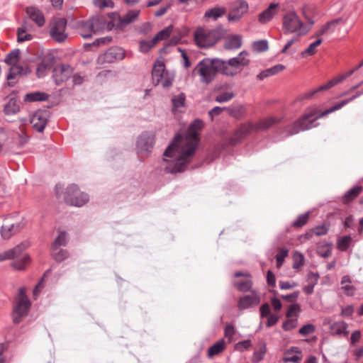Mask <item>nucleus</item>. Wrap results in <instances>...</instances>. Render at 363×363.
<instances>
[{
	"instance_id": "obj_37",
	"label": "nucleus",
	"mask_w": 363,
	"mask_h": 363,
	"mask_svg": "<svg viewBox=\"0 0 363 363\" xmlns=\"http://www.w3.org/2000/svg\"><path fill=\"white\" fill-rule=\"evenodd\" d=\"M225 349L224 340H220L211 346L208 350V355L209 357H212L215 355L218 354Z\"/></svg>"
},
{
	"instance_id": "obj_33",
	"label": "nucleus",
	"mask_w": 363,
	"mask_h": 363,
	"mask_svg": "<svg viewBox=\"0 0 363 363\" xmlns=\"http://www.w3.org/2000/svg\"><path fill=\"white\" fill-rule=\"evenodd\" d=\"M68 240V235L65 231L60 232L58 236L55 239L52 243V251L58 250L61 246H66Z\"/></svg>"
},
{
	"instance_id": "obj_31",
	"label": "nucleus",
	"mask_w": 363,
	"mask_h": 363,
	"mask_svg": "<svg viewBox=\"0 0 363 363\" xmlns=\"http://www.w3.org/2000/svg\"><path fill=\"white\" fill-rule=\"evenodd\" d=\"M49 97V95L45 92L35 91L30 92L25 95L24 101L29 102L35 101H45Z\"/></svg>"
},
{
	"instance_id": "obj_3",
	"label": "nucleus",
	"mask_w": 363,
	"mask_h": 363,
	"mask_svg": "<svg viewBox=\"0 0 363 363\" xmlns=\"http://www.w3.org/2000/svg\"><path fill=\"white\" fill-rule=\"evenodd\" d=\"M217 73L231 77L235 76V72L227 67V60L217 57L203 59L193 70V74H199L201 83L206 85L214 80Z\"/></svg>"
},
{
	"instance_id": "obj_24",
	"label": "nucleus",
	"mask_w": 363,
	"mask_h": 363,
	"mask_svg": "<svg viewBox=\"0 0 363 363\" xmlns=\"http://www.w3.org/2000/svg\"><path fill=\"white\" fill-rule=\"evenodd\" d=\"M330 330H333V335L345 336L347 337L349 334L348 324L342 320L333 323L330 327Z\"/></svg>"
},
{
	"instance_id": "obj_57",
	"label": "nucleus",
	"mask_w": 363,
	"mask_h": 363,
	"mask_svg": "<svg viewBox=\"0 0 363 363\" xmlns=\"http://www.w3.org/2000/svg\"><path fill=\"white\" fill-rule=\"evenodd\" d=\"M266 352V347L264 345L259 350L255 351L252 357V362L254 363H259L264 358Z\"/></svg>"
},
{
	"instance_id": "obj_40",
	"label": "nucleus",
	"mask_w": 363,
	"mask_h": 363,
	"mask_svg": "<svg viewBox=\"0 0 363 363\" xmlns=\"http://www.w3.org/2000/svg\"><path fill=\"white\" fill-rule=\"evenodd\" d=\"M173 30V26L170 25L164 29L159 31L152 38L154 41L157 43V42L164 40L170 35L172 31Z\"/></svg>"
},
{
	"instance_id": "obj_52",
	"label": "nucleus",
	"mask_w": 363,
	"mask_h": 363,
	"mask_svg": "<svg viewBox=\"0 0 363 363\" xmlns=\"http://www.w3.org/2000/svg\"><path fill=\"white\" fill-rule=\"evenodd\" d=\"M33 38L31 34H26V30L23 28L17 29V42L23 43L27 40H30Z\"/></svg>"
},
{
	"instance_id": "obj_7",
	"label": "nucleus",
	"mask_w": 363,
	"mask_h": 363,
	"mask_svg": "<svg viewBox=\"0 0 363 363\" xmlns=\"http://www.w3.org/2000/svg\"><path fill=\"white\" fill-rule=\"evenodd\" d=\"M363 66V61L359 63V65H357L354 69H350L347 72H346L345 74H343L339 77H335L333 78V79L330 80L328 82H327L326 84H323V85H321L319 87H318L317 89H313L312 91H310L308 92H306V93H304L303 94H301L298 97V100H304V99H311L312 98L315 94H317L318 92H320V91H325V90H328L330 88H332L333 86H334L335 85L337 84L338 83L342 82L344 79H345L346 78H347L348 77L351 76L352 74H353V73L359 69V68H361Z\"/></svg>"
},
{
	"instance_id": "obj_54",
	"label": "nucleus",
	"mask_w": 363,
	"mask_h": 363,
	"mask_svg": "<svg viewBox=\"0 0 363 363\" xmlns=\"http://www.w3.org/2000/svg\"><path fill=\"white\" fill-rule=\"evenodd\" d=\"M235 96L233 92H223L215 98V101L218 103H224L229 101Z\"/></svg>"
},
{
	"instance_id": "obj_42",
	"label": "nucleus",
	"mask_w": 363,
	"mask_h": 363,
	"mask_svg": "<svg viewBox=\"0 0 363 363\" xmlns=\"http://www.w3.org/2000/svg\"><path fill=\"white\" fill-rule=\"evenodd\" d=\"M288 255L289 250L286 247H282L279 249L278 253L275 256L277 266L278 268H280L283 265L284 259L288 256Z\"/></svg>"
},
{
	"instance_id": "obj_46",
	"label": "nucleus",
	"mask_w": 363,
	"mask_h": 363,
	"mask_svg": "<svg viewBox=\"0 0 363 363\" xmlns=\"http://www.w3.org/2000/svg\"><path fill=\"white\" fill-rule=\"evenodd\" d=\"M107 15L109 18V21H107V28L111 30L114 27L116 28L117 23H119V19L121 17L116 12H111Z\"/></svg>"
},
{
	"instance_id": "obj_41",
	"label": "nucleus",
	"mask_w": 363,
	"mask_h": 363,
	"mask_svg": "<svg viewBox=\"0 0 363 363\" xmlns=\"http://www.w3.org/2000/svg\"><path fill=\"white\" fill-rule=\"evenodd\" d=\"M21 50L18 48L13 49L9 52L4 59V62L7 65H12L14 62H18L20 58Z\"/></svg>"
},
{
	"instance_id": "obj_27",
	"label": "nucleus",
	"mask_w": 363,
	"mask_h": 363,
	"mask_svg": "<svg viewBox=\"0 0 363 363\" xmlns=\"http://www.w3.org/2000/svg\"><path fill=\"white\" fill-rule=\"evenodd\" d=\"M242 40L240 35H231L225 40L223 47L225 50L238 49L242 46Z\"/></svg>"
},
{
	"instance_id": "obj_10",
	"label": "nucleus",
	"mask_w": 363,
	"mask_h": 363,
	"mask_svg": "<svg viewBox=\"0 0 363 363\" xmlns=\"http://www.w3.org/2000/svg\"><path fill=\"white\" fill-rule=\"evenodd\" d=\"M72 67L66 64H60L54 67L52 69V79L56 85H60L67 81L72 74Z\"/></svg>"
},
{
	"instance_id": "obj_34",
	"label": "nucleus",
	"mask_w": 363,
	"mask_h": 363,
	"mask_svg": "<svg viewBox=\"0 0 363 363\" xmlns=\"http://www.w3.org/2000/svg\"><path fill=\"white\" fill-rule=\"evenodd\" d=\"M351 282V279L348 275H345L342 277V289L344 291L345 294L348 296H353L354 291L355 290L354 286L350 284Z\"/></svg>"
},
{
	"instance_id": "obj_58",
	"label": "nucleus",
	"mask_w": 363,
	"mask_h": 363,
	"mask_svg": "<svg viewBox=\"0 0 363 363\" xmlns=\"http://www.w3.org/2000/svg\"><path fill=\"white\" fill-rule=\"evenodd\" d=\"M93 4L95 6L100 9L113 8L114 6V3L112 0H93Z\"/></svg>"
},
{
	"instance_id": "obj_63",
	"label": "nucleus",
	"mask_w": 363,
	"mask_h": 363,
	"mask_svg": "<svg viewBox=\"0 0 363 363\" xmlns=\"http://www.w3.org/2000/svg\"><path fill=\"white\" fill-rule=\"evenodd\" d=\"M260 317L262 318L271 315V308L268 303H263L259 308Z\"/></svg>"
},
{
	"instance_id": "obj_49",
	"label": "nucleus",
	"mask_w": 363,
	"mask_h": 363,
	"mask_svg": "<svg viewBox=\"0 0 363 363\" xmlns=\"http://www.w3.org/2000/svg\"><path fill=\"white\" fill-rule=\"evenodd\" d=\"M309 218V212L299 215L298 218L293 222L292 225L296 228L303 226Z\"/></svg>"
},
{
	"instance_id": "obj_13",
	"label": "nucleus",
	"mask_w": 363,
	"mask_h": 363,
	"mask_svg": "<svg viewBox=\"0 0 363 363\" xmlns=\"http://www.w3.org/2000/svg\"><path fill=\"white\" fill-rule=\"evenodd\" d=\"M125 57L124 50L119 47H112L108 49L103 55L98 58L99 62L113 63L117 60H121Z\"/></svg>"
},
{
	"instance_id": "obj_36",
	"label": "nucleus",
	"mask_w": 363,
	"mask_h": 363,
	"mask_svg": "<svg viewBox=\"0 0 363 363\" xmlns=\"http://www.w3.org/2000/svg\"><path fill=\"white\" fill-rule=\"evenodd\" d=\"M362 191L361 186H354L345 194L343 202L347 203L353 201Z\"/></svg>"
},
{
	"instance_id": "obj_16",
	"label": "nucleus",
	"mask_w": 363,
	"mask_h": 363,
	"mask_svg": "<svg viewBox=\"0 0 363 363\" xmlns=\"http://www.w3.org/2000/svg\"><path fill=\"white\" fill-rule=\"evenodd\" d=\"M254 128L253 124L247 123L242 124L234 134L228 139V143L232 146H235L240 143L252 130Z\"/></svg>"
},
{
	"instance_id": "obj_59",
	"label": "nucleus",
	"mask_w": 363,
	"mask_h": 363,
	"mask_svg": "<svg viewBox=\"0 0 363 363\" xmlns=\"http://www.w3.org/2000/svg\"><path fill=\"white\" fill-rule=\"evenodd\" d=\"M332 246L333 243L331 242H326L323 247H326L327 249L325 251L318 250L317 251L318 255L323 258L329 257L332 255Z\"/></svg>"
},
{
	"instance_id": "obj_29",
	"label": "nucleus",
	"mask_w": 363,
	"mask_h": 363,
	"mask_svg": "<svg viewBox=\"0 0 363 363\" xmlns=\"http://www.w3.org/2000/svg\"><path fill=\"white\" fill-rule=\"evenodd\" d=\"M182 137L180 134H177L174 140L169 144V145L165 149L163 156L167 157H174L175 156V152L179 150V146L177 145V141H181Z\"/></svg>"
},
{
	"instance_id": "obj_18",
	"label": "nucleus",
	"mask_w": 363,
	"mask_h": 363,
	"mask_svg": "<svg viewBox=\"0 0 363 363\" xmlns=\"http://www.w3.org/2000/svg\"><path fill=\"white\" fill-rule=\"evenodd\" d=\"M31 72L29 67L26 66L23 67L21 65H13L11 68L9 74H7V80H9L8 85L9 86H13L14 83L11 82V79H13L16 76H26Z\"/></svg>"
},
{
	"instance_id": "obj_55",
	"label": "nucleus",
	"mask_w": 363,
	"mask_h": 363,
	"mask_svg": "<svg viewBox=\"0 0 363 363\" xmlns=\"http://www.w3.org/2000/svg\"><path fill=\"white\" fill-rule=\"evenodd\" d=\"M174 81V76L172 75L168 71L164 74V77L160 81V84L164 88H169L172 85Z\"/></svg>"
},
{
	"instance_id": "obj_53",
	"label": "nucleus",
	"mask_w": 363,
	"mask_h": 363,
	"mask_svg": "<svg viewBox=\"0 0 363 363\" xmlns=\"http://www.w3.org/2000/svg\"><path fill=\"white\" fill-rule=\"evenodd\" d=\"M330 225L328 223H323L320 225L315 226L313 228V232L317 236L325 235L329 230Z\"/></svg>"
},
{
	"instance_id": "obj_30",
	"label": "nucleus",
	"mask_w": 363,
	"mask_h": 363,
	"mask_svg": "<svg viewBox=\"0 0 363 363\" xmlns=\"http://www.w3.org/2000/svg\"><path fill=\"white\" fill-rule=\"evenodd\" d=\"M225 12L226 9L225 7L218 6L206 11L203 17L206 18H212L216 21L223 16Z\"/></svg>"
},
{
	"instance_id": "obj_60",
	"label": "nucleus",
	"mask_w": 363,
	"mask_h": 363,
	"mask_svg": "<svg viewBox=\"0 0 363 363\" xmlns=\"http://www.w3.org/2000/svg\"><path fill=\"white\" fill-rule=\"evenodd\" d=\"M301 311V306L298 303L291 304L286 313L287 318L297 316V313Z\"/></svg>"
},
{
	"instance_id": "obj_35",
	"label": "nucleus",
	"mask_w": 363,
	"mask_h": 363,
	"mask_svg": "<svg viewBox=\"0 0 363 363\" xmlns=\"http://www.w3.org/2000/svg\"><path fill=\"white\" fill-rule=\"evenodd\" d=\"M226 111L229 116L237 119L241 118L245 114V108L240 104L226 107Z\"/></svg>"
},
{
	"instance_id": "obj_11",
	"label": "nucleus",
	"mask_w": 363,
	"mask_h": 363,
	"mask_svg": "<svg viewBox=\"0 0 363 363\" xmlns=\"http://www.w3.org/2000/svg\"><path fill=\"white\" fill-rule=\"evenodd\" d=\"M248 55L247 51L242 50L238 56L227 60V67H228L231 72H235V76L238 73V69L241 70L245 67L250 65V60L247 58Z\"/></svg>"
},
{
	"instance_id": "obj_44",
	"label": "nucleus",
	"mask_w": 363,
	"mask_h": 363,
	"mask_svg": "<svg viewBox=\"0 0 363 363\" xmlns=\"http://www.w3.org/2000/svg\"><path fill=\"white\" fill-rule=\"evenodd\" d=\"M304 256L301 252L295 251L293 255V269H298L302 267L304 263Z\"/></svg>"
},
{
	"instance_id": "obj_50",
	"label": "nucleus",
	"mask_w": 363,
	"mask_h": 363,
	"mask_svg": "<svg viewBox=\"0 0 363 363\" xmlns=\"http://www.w3.org/2000/svg\"><path fill=\"white\" fill-rule=\"evenodd\" d=\"M323 42L321 38H318L315 41L309 45V46L301 52L302 55H313L315 52V48L319 46Z\"/></svg>"
},
{
	"instance_id": "obj_51",
	"label": "nucleus",
	"mask_w": 363,
	"mask_h": 363,
	"mask_svg": "<svg viewBox=\"0 0 363 363\" xmlns=\"http://www.w3.org/2000/svg\"><path fill=\"white\" fill-rule=\"evenodd\" d=\"M52 256L56 262H61L68 257L69 253L66 250L60 249L57 252L53 251Z\"/></svg>"
},
{
	"instance_id": "obj_26",
	"label": "nucleus",
	"mask_w": 363,
	"mask_h": 363,
	"mask_svg": "<svg viewBox=\"0 0 363 363\" xmlns=\"http://www.w3.org/2000/svg\"><path fill=\"white\" fill-rule=\"evenodd\" d=\"M91 22L88 26L93 28L95 33L98 31L107 28V19L103 16H96L89 18Z\"/></svg>"
},
{
	"instance_id": "obj_25",
	"label": "nucleus",
	"mask_w": 363,
	"mask_h": 363,
	"mask_svg": "<svg viewBox=\"0 0 363 363\" xmlns=\"http://www.w3.org/2000/svg\"><path fill=\"white\" fill-rule=\"evenodd\" d=\"M278 6L277 3H271L269 6L259 15V21L266 23L271 21L276 14L275 9Z\"/></svg>"
},
{
	"instance_id": "obj_2",
	"label": "nucleus",
	"mask_w": 363,
	"mask_h": 363,
	"mask_svg": "<svg viewBox=\"0 0 363 363\" xmlns=\"http://www.w3.org/2000/svg\"><path fill=\"white\" fill-rule=\"evenodd\" d=\"M350 102L351 101L350 98L344 99L321 112L315 108H308L306 110V112L301 117L297 119L291 126L288 128L287 135H293L301 131L307 130L312 128L317 127L319 123H315V121L318 119L323 118L333 112L341 109Z\"/></svg>"
},
{
	"instance_id": "obj_19",
	"label": "nucleus",
	"mask_w": 363,
	"mask_h": 363,
	"mask_svg": "<svg viewBox=\"0 0 363 363\" xmlns=\"http://www.w3.org/2000/svg\"><path fill=\"white\" fill-rule=\"evenodd\" d=\"M26 11L31 21L35 22L38 27H42L45 24V17L43 12L36 6H28Z\"/></svg>"
},
{
	"instance_id": "obj_12",
	"label": "nucleus",
	"mask_w": 363,
	"mask_h": 363,
	"mask_svg": "<svg viewBox=\"0 0 363 363\" xmlns=\"http://www.w3.org/2000/svg\"><path fill=\"white\" fill-rule=\"evenodd\" d=\"M50 116V111L46 109L36 111L30 118V123L33 128L41 133L44 130Z\"/></svg>"
},
{
	"instance_id": "obj_5",
	"label": "nucleus",
	"mask_w": 363,
	"mask_h": 363,
	"mask_svg": "<svg viewBox=\"0 0 363 363\" xmlns=\"http://www.w3.org/2000/svg\"><path fill=\"white\" fill-rule=\"evenodd\" d=\"M225 30L221 26L206 32L203 29H198L194 33V40L199 47L208 48L214 45L225 35Z\"/></svg>"
},
{
	"instance_id": "obj_43",
	"label": "nucleus",
	"mask_w": 363,
	"mask_h": 363,
	"mask_svg": "<svg viewBox=\"0 0 363 363\" xmlns=\"http://www.w3.org/2000/svg\"><path fill=\"white\" fill-rule=\"evenodd\" d=\"M252 48L257 52H263L269 49L268 42L267 40H260L253 42Z\"/></svg>"
},
{
	"instance_id": "obj_4",
	"label": "nucleus",
	"mask_w": 363,
	"mask_h": 363,
	"mask_svg": "<svg viewBox=\"0 0 363 363\" xmlns=\"http://www.w3.org/2000/svg\"><path fill=\"white\" fill-rule=\"evenodd\" d=\"M28 247L27 242H21L12 249L0 253V262L6 259H15L11 266L18 270H24L26 266L29 263L30 258L27 254H23V252Z\"/></svg>"
},
{
	"instance_id": "obj_47",
	"label": "nucleus",
	"mask_w": 363,
	"mask_h": 363,
	"mask_svg": "<svg viewBox=\"0 0 363 363\" xmlns=\"http://www.w3.org/2000/svg\"><path fill=\"white\" fill-rule=\"evenodd\" d=\"M155 44L156 43L153 39L151 40H143L140 42V51L143 53H147L155 46Z\"/></svg>"
},
{
	"instance_id": "obj_39",
	"label": "nucleus",
	"mask_w": 363,
	"mask_h": 363,
	"mask_svg": "<svg viewBox=\"0 0 363 363\" xmlns=\"http://www.w3.org/2000/svg\"><path fill=\"white\" fill-rule=\"evenodd\" d=\"M352 242V237L350 235H344L340 238L337 241V248L342 251H346Z\"/></svg>"
},
{
	"instance_id": "obj_21",
	"label": "nucleus",
	"mask_w": 363,
	"mask_h": 363,
	"mask_svg": "<svg viewBox=\"0 0 363 363\" xmlns=\"http://www.w3.org/2000/svg\"><path fill=\"white\" fill-rule=\"evenodd\" d=\"M167 70L165 69L164 63L162 61L157 60L152 70V82L155 84V86L160 84Z\"/></svg>"
},
{
	"instance_id": "obj_28",
	"label": "nucleus",
	"mask_w": 363,
	"mask_h": 363,
	"mask_svg": "<svg viewBox=\"0 0 363 363\" xmlns=\"http://www.w3.org/2000/svg\"><path fill=\"white\" fill-rule=\"evenodd\" d=\"M90 20L87 21H79L77 22V27L80 30V35L84 38H89L92 36L93 33H95L93 28L88 26L91 24Z\"/></svg>"
},
{
	"instance_id": "obj_1",
	"label": "nucleus",
	"mask_w": 363,
	"mask_h": 363,
	"mask_svg": "<svg viewBox=\"0 0 363 363\" xmlns=\"http://www.w3.org/2000/svg\"><path fill=\"white\" fill-rule=\"evenodd\" d=\"M203 127V121L199 118L195 119L189 125L188 141L182 148L180 155L175 157L176 162L171 166L165 167V172L174 174L184 172L190 163L192 157L198 147L199 138L198 131Z\"/></svg>"
},
{
	"instance_id": "obj_45",
	"label": "nucleus",
	"mask_w": 363,
	"mask_h": 363,
	"mask_svg": "<svg viewBox=\"0 0 363 363\" xmlns=\"http://www.w3.org/2000/svg\"><path fill=\"white\" fill-rule=\"evenodd\" d=\"M52 38L57 43H63L67 38V35L65 31H60V30L51 28L50 32Z\"/></svg>"
},
{
	"instance_id": "obj_8",
	"label": "nucleus",
	"mask_w": 363,
	"mask_h": 363,
	"mask_svg": "<svg viewBox=\"0 0 363 363\" xmlns=\"http://www.w3.org/2000/svg\"><path fill=\"white\" fill-rule=\"evenodd\" d=\"M155 143V134L152 131L142 132L136 140V150L138 154L147 157L152 151Z\"/></svg>"
},
{
	"instance_id": "obj_23",
	"label": "nucleus",
	"mask_w": 363,
	"mask_h": 363,
	"mask_svg": "<svg viewBox=\"0 0 363 363\" xmlns=\"http://www.w3.org/2000/svg\"><path fill=\"white\" fill-rule=\"evenodd\" d=\"M140 10H130L126 14L119 19V23H117L116 28L122 29L127 25L133 23L139 16Z\"/></svg>"
},
{
	"instance_id": "obj_17",
	"label": "nucleus",
	"mask_w": 363,
	"mask_h": 363,
	"mask_svg": "<svg viewBox=\"0 0 363 363\" xmlns=\"http://www.w3.org/2000/svg\"><path fill=\"white\" fill-rule=\"evenodd\" d=\"M55 62V58L52 55L45 56L38 63L36 69V75L38 78H43L46 75V71Z\"/></svg>"
},
{
	"instance_id": "obj_61",
	"label": "nucleus",
	"mask_w": 363,
	"mask_h": 363,
	"mask_svg": "<svg viewBox=\"0 0 363 363\" xmlns=\"http://www.w3.org/2000/svg\"><path fill=\"white\" fill-rule=\"evenodd\" d=\"M67 26V20L65 18L57 19L53 24L52 28L60 30V31H65Z\"/></svg>"
},
{
	"instance_id": "obj_62",
	"label": "nucleus",
	"mask_w": 363,
	"mask_h": 363,
	"mask_svg": "<svg viewBox=\"0 0 363 363\" xmlns=\"http://www.w3.org/2000/svg\"><path fill=\"white\" fill-rule=\"evenodd\" d=\"M296 319H288L282 324V328L285 331H289L296 327Z\"/></svg>"
},
{
	"instance_id": "obj_14",
	"label": "nucleus",
	"mask_w": 363,
	"mask_h": 363,
	"mask_svg": "<svg viewBox=\"0 0 363 363\" xmlns=\"http://www.w3.org/2000/svg\"><path fill=\"white\" fill-rule=\"evenodd\" d=\"M31 306L30 301L18 300L16 301V305L13 309V322L18 324L22 318L26 316Z\"/></svg>"
},
{
	"instance_id": "obj_20",
	"label": "nucleus",
	"mask_w": 363,
	"mask_h": 363,
	"mask_svg": "<svg viewBox=\"0 0 363 363\" xmlns=\"http://www.w3.org/2000/svg\"><path fill=\"white\" fill-rule=\"evenodd\" d=\"M259 302L260 298L257 294L245 295L240 298L238 307L242 311L257 306Z\"/></svg>"
},
{
	"instance_id": "obj_6",
	"label": "nucleus",
	"mask_w": 363,
	"mask_h": 363,
	"mask_svg": "<svg viewBox=\"0 0 363 363\" xmlns=\"http://www.w3.org/2000/svg\"><path fill=\"white\" fill-rule=\"evenodd\" d=\"M283 28L285 33H296L298 30V35H306L311 29L307 27L299 18L295 12H289L283 18Z\"/></svg>"
},
{
	"instance_id": "obj_56",
	"label": "nucleus",
	"mask_w": 363,
	"mask_h": 363,
	"mask_svg": "<svg viewBox=\"0 0 363 363\" xmlns=\"http://www.w3.org/2000/svg\"><path fill=\"white\" fill-rule=\"evenodd\" d=\"M315 326L311 323H308V324L303 325L299 329L298 332L301 335L307 336L308 335L313 334L315 332Z\"/></svg>"
},
{
	"instance_id": "obj_15",
	"label": "nucleus",
	"mask_w": 363,
	"mask_h": 363,
	"mask_svg": "<svg viewBox=\"0 0 363 363\" xmlns=\"http://www.w3.org/2000/svg\"><path fill=\"white\" fill-rule=\"evenodd\" d=\"M248 10V4L245 0H238L233 3L228 13V20L230 22L239 21Z\"/></svg>"
},
{
	"instance_id": "obj_48",
	"label": "nucleus",
	"mask_w": 363,
	"mask_h": 363,
	"mask_svg": "<svg viewBox=\"0 0 363 363\" xmlns=\"http://www.w3.org/2000/svg\"><path fill=\"white\" fill-rule=\"evenodd\" d=\"M185 95L181 93L177 96H174L172 99V103L174 108H179L184 106Z\"/></svg>"
},
{
	"instance_id": "obj_32",
	"label": "nucleus",
	"mask_w": 363,
	"mask_h": 363,
	"mask_svg": "<svg viewBox=\"0 0 363 363\" xmlns=\"http://www.w3.org/2000/svg\"><path fill=\"white\" fill-rule=\"evenodd\" d=\"M20 111V106L15 98H11L4 105V112L6 115H13Z\"/></svg>"
},
{
	"instance_id": "obj_22",
	"label": "nucleus",
	"mask_w": 363,
	"mask_h": 363,
	"mask_svg": "<svg viewBox=\"0 0 363 363\" xmlns=\"http://www.w3.org/2000/svg\"><path fill=\"white\" fill-rule=\"evenodd\" d=\"M23 223L21 222L11 224L10 225H2L1 228V235L4 239H9L13 234L18 233L23 228Z\"/></svg>"
},
{
	"instance_id": "obj_38",
	"label": "nucleus",
	"mask_w": 363,
	"mask_h": 363,
	"mask_svg": "<svg viewBox=\"0 0 363 363\" xmlns=\"http://www.w3.org/2000/svg\"><path fill=\"white\" fill-rule=\"evenodd\" d=\"M235 287L242 292L252 291V281L250 279L236 281L234 284Z\"/></svg>"
},
{
	"instance_id": "obj_64",
	"label": "nucleus",
	"mask_w": 363,
	"mask_h": 363,
	"mask_svg": "<svg viewBox=\"0 0 363 363\" xmlns=\"http://www.w3.org/2000/svg\"><path fill=\"white\" fill-rule=\"evenodd\" d=\"M223 111H226V107L215 106L208 111V116L213 120L215 116H219Z\"/></svg>"
},
{
	"instance_id": "obj_9",
	"label": "nucleus",
	"mask_w": 363,
	"mask_h": 363,
	"mask_svg": "<svg viewBox=\"0 0 363 363\" xmlns=\"http://www.w3.org/2000/svg\"><path fill=\"white\" fill-rule=\"evenodd\" d=\"M64 199L67 204L80 207L88 202L89 196L87 194L80 191L77 185L72 184L67 187Z\"/></svg>"
}]
</instances>
